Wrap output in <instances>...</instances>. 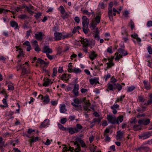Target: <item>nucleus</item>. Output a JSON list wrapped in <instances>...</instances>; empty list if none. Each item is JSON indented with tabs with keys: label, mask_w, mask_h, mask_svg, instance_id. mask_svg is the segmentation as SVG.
<instances>
[{
	"label": "nucleus",
	"mask_w": 152,
	"mask_h": 152,
	"mask_svg": "<svg viewBox=\"0 0 152 152\" xmlns=\"http://www.w3.org/2000/svg\"><path fill=\"white\" fill-rule=\"evenodd\" d=\"M121 47V48L118 49V52L115 53V55L116 56L115 58V60H119L123 56H125L128 54L127 51L123 49L124 48V45Z\"/></svg>",
	"instance_id": "f257e3e1"
},
{
	"label": "nucleus",
	"mask_w": 152,
	"mask_h": 152,
	"mask_svg": "<svg viewBox=\"0 0 152 152\" xmlns=\"http://www.w3.org/2000/svg\"><path fill=\"white\" fill-rule=\"evenodd\" d=\"M31 73L28 62H26L25 64H23L22 74L25 75L29 74Z\"/></svg>",
	"instance_id": "f03ea898"
},
{
	"label": "nucleus",
	"mask_w": 152,
	"mask_h": 152,
	"mask_svg": "<svg viewBox=\"0 0 152 152\" xmlns=\"http://www.w3.org/2000/svg\"><path fill=\"white\" fill-rule=\"evenodd\" d=\"M148 96L149 97V99L148 100L147 102H145L143 105L141 104V107L142 108L143 111L145 110L147 105L152 104V93H149L148 94Z\"/></svg>",
	"instance_id": "7ed1b4c3"
},
{
	"label": "nucleus",
	"mask_w": 152,
	"mask_h": 152,
	"mask_svg": "<svg viewBox=\"0 0 152 152\" xmlns=\"http://www.w3.org/2000/svg\"><path fill=\"white\" fill-rule=\"evenodd\" d=\"M151 136H152V131L142 134L139 136V138L140 139L144 140L148 138Z\"/></svg>",
	"instance_id": "20e7f679"
},
{
	"label": "nucleus",
	"mask_w": 152,
	"mask_h": 152,
	"mask_svg": "<svg viewBox=\"0 0 152 152\" xmlns=\"http://www.w3.org/2000/svg\"><path fill=\"white\" fill-rule=\"evenodd\" d=\"M40 97H41V99L44 104H47L49 102L50 99L48 95H46L43 96L42 95L40 94L38 98H39Z\"/></svg>",
	"instance_id": "39448f33"
},
{
	"label": "nucleus",
	"mask_w": 152,
	"mask_h": 152,
	"mask_svg": "<svg viewBox=\"0 0 152 152\" xmlns=\"http://www.w3.org/2000/svg\"><path fill=\"white\" fill-rule=\"evenodd\" d=\"M107 119L108 122L112 124H116V117L115 115H108Z\"/></svg>",
	"instance_id": "423d86ee"
},
{
	"label": "nucleus",
	"mask_w": 152,
	"mask_h": 152,
	"mask_svg": "<svg viewBox=\"0 0 152 152\" xmlns=\"http://www.w3.org/2000/svg\"><path fill=\"white\" fill-rule=\"evenodd\" d=\"M79 89V85L75 84L74 85L73 89L72 90V93L75 96H77L78 95Z\"/></svg>",
	"instance_id": "0eeeda50"
},
{
	"label": "nucleus",
	"mask_w": 152,
	"mask_h": 152,
	"mask_svg": "<svg viewBox=\"0 0 152 152\" xmlns=\"http://www.w3.org/2000/svg\"><path fill=\"white\" fill-rule=\"evenodd\" d=\"M54 36L55 41H58L62 39V34L61 33L56 32L54 33Z\"/></svg>",
	"instance_id": "6e6552de"
},
{
	"label": "nucleus",
	"mask_w": 152,
	"mask_h": 152,
	"mask_svg": "<svg viewBox=\"0 0 152 152\" xmlns=\"http://www.w3.org/2000/svg\"><path fill=\"white\" fill-rule=\"evenodd\" d=\"M74 102L77 104H75L74 103L72 102L71 104L74 106L75 107L77 110H78L79 109L81 108V105H79L78 104H79L80 102L79 100L77 99H74Z\"/></svg>",
	"instance_id": "1a4fd4ad"
},
{
	"label": "nucleus",
	"mask_w": 152,
	"mask_h": 152,
	"mask_svg": "<svg viewBox=\"0 0 152 152\" xmlns=\"http://www.w3.org/2000/svg\"><path fill=\"white\" fill-rule=\"evenodd\" d=\"M150 121V119H143L139 120L138 121V123L140 125H147L149 124Z\"/></svg>",
	"instance_id": "9d476101"
},
{
	"label": "nucleus",
	"mask_w": 152,
	"mask_h": 152,
	"mask_svg": "<svg viewBox=\"0 0 152 152\" xmlns=\"http://www.w3.org/2000/svg\"><path fill=\"white\" fill-rule=\"evenodd\" d=\"M42 52L47 54L51 53L53 52L52 50L49 48V46L45 45L43 49Z\"/></svg>",
	"instance_id": "9b49d317"
},
{
	"label": "nucleus",
	"mask_w": 152,
	"mask_h": 152,
	"mask_svg": "<svg viewBox=\"0 0 152 152\" xmlns=\"http://www.w3.org/2000/svg\"><path fill=\"white\" fill-rule=\"evenodd\" d=\"M82 20V25L83 27L87 28L89 23L88 19L87 18L86 16H83V17Z\"/></svg>",
	"instance_id": "f8f14e48"
},
{
	"label": "nucleus",
	"mask_w": 152,
	"mask_h": 152,
	"mask_svg": "<svg viewBox=\"0 0 152 152\" xmlns=\"http://www.w3.org/2000/svg\"><path fill=\"white\" fill-rule=\"evenodd\" d=\"M81 42L82 44L83 45V47H87L90 44V42L91 41H88L87 39L82 38L81 39Z\"/></svg>",
	"instance_id": "ddd939ff"
},
{
	"label": "nucleus",
	"mask_w": 152,
	"mask_h": 152,
	"mask_svg": "<svg viewBox=\"0 0 152 152\" xmlns=\"http://www.w3.org/2000/svg\"><path fill=\"white\" fill-rule=\"evenodd\" d=\"M44 36L41 32L38 31L35 34V37L38 40H41L43 39V37Z\"/></svg>",
	"instance_id": "4468645a"
},
{
	"label": "nucleus",
	"mask_w": 152,
	"mask_h": 152,
	"mask_svg": "<svg viewBox=\"0 0 152 152\" xmlns=\"http://www.w3.org/2000/svg\"><path fill=\"white\" fill-rule=\"evenodd\" d=\"M50 124V120L49 119H45L44 121L42 122L40 125V128H45L46 127H48L49 125Z\"/></svg>",
	"instance_id": "2eb2a0df"
},
{
	"label": "nucleus",
	"mask_w": 152,
	"mask_h": 152,
	"mask_svg": "<svg viewBox=\"0 0 152 152\" xmlns=\"http://www.w3.org/2000/svg\"><path fill=\"white\" fill-rule=\"evenodd\" d=\"M143 83L145 88L147 90H150L151 88L150 83L148 81L146 80H144Z\"/></svg>",
	"instance_id": "dca6fc26"
},
{
	"label": "nucleus",
	"mask_w": 152,
	"mask_h": 152,
	"mask_svg": "<svg viewBox=\"0 0 152 152\" xmlns=\"http://www.w3.org/2000/svg\"><path fill=\"white\" fill-rule=\"evenodd\" d=\"M97 56V54L96 53V52L94 51H92L89 53V57L91 60H93Z\"/></svg>",
	"instance_id": "f3484780"
},
{
	"label": "nucleus",
	"mask_w": 152,
	"mask_h": 152,
	"mask_svg": "<svg viewBox=\"0 0 152 152\" xmlns=\"http://www.w3.org/2000/svg\"><path fill=\"white\" fill-rule=\"evenodd\" d=\"M140 151L144 152H151L150 149L148 147L142 146L138 148Z\"/></svg>",
	"instance_id": "a211bd4d"
},
{
	"label": "nucleus",
	"mask_w": 152,
	"mask_h": 152,
	"mask_svg": "<svg viewBox=\"0 0 152 152\" xmlns=\"http://www.w3.org/2000/svg\"><path fill=\"white\" fill-rule=\"evenodd\" d=\"M89 82L91 85L96 84L99 83V78L96 77L91 78L89 79Z\"/></svg>",
	"instance_id": "6ab92c4d"
},
{
	"label": "nucleus",
	"mask_w": 152,
	"mask_h": 152,
	"mask_svg": "<svg viewBox=\"0 0 152 152\" xmlns=\"http://www.w3.org/2000/svg\"><path fill=\"white\" fill-rule=\"evenodd\" d=\"M66 107L64 104H61L60 105V111L61 113H64L67 110L66 108Z\"/></svg>",
	"instance_id": "aec40b11"
},
{
	"label": "nucleus",
	"mask_w": 152,
	"mask_h": 152,
	"mask_svg": "<svg viewBox=\"0 0 152 152\" xmlns=\"http://www.w3.org/2000/svg\"><path fill=\"white\" fill-rule=\"evenodd\" d=\"M53 82L51 81V80L48 78L44 79L43 86L45 87H47L49 85L51 84Z\"/></svg>",
	"instance_id": "412c9836"
},
{
	"label": "nucleus",
	"mask_w": 152,
	"mask_h": 152,
	"mask_svg": "<svg viewBox=\"0 0 152 152\" xmlns=\"http://www.w3.org/2000/svg\"><path fill=\"white\" fill-rule=\"evenodd\" d=\"M124 120V116L123 115H120L116 117V124H119L120 123H121Z\"/></svg>",
	"instance_id": "4be33fe9"
},
{
	"label": "nucleus",
	"mask_w": 152,
	"mask_h": 152,
	"mask_svg": "<svg viewBox=\"0 0 152 152\" xmlns=\"http://www.w3.org/2000/svg\"><path fill=\"white\" fill-rule=\"evenodd\" d=\"M36 62L39 63L41 65H44L45 66H47L49 63V62H45L43 60L40 58H38Z\"/></svg>",
	"instance_id": "5701e85b"
},
{
	"label": "nucleus",
	"mask_w": 152,
	"mask_h": 152,
	"mask_svg": "<svg viewBox=\"0 0 152 152\" xmlns=\"http://www.w3.org/2000/svg\"><path fill=\"white\" fill-rule=\"evenodd\" d=\"M99 31L98 30V28H96V31L94 34V37L97 41H99L100 39V36L99 35Z\"/></svg>",
	"instance_id": "b1692460"
},
{
	"label": "nucleus",
	"mask_w": 152,
	"mask_h": 152,
	"mask_svg": "<svg viewBox=\"0 0 152 152\" xmlns=\"http://www.w3.org/2000/svg\"><path fill=\"white\" fill-rule=\"evenodd\" d=\"M71 78L70 74H64L61 77V79L63 80L67 81Z\"/></svg>",
	"instance_id": "393cba45"
},
{
	"label": "nucleus",
	"mask_w": 152,
	"mask_h": 152,
	"mask_svg": "<svg viewBox=\"0 0 152 152\" xmlns=\"http://www.w3.org/2000/svg\"><path fill=\"white\" fill-rule=\"evenodd\" d=\"M83 128V127L80 124H77L76 125V126L74 127L75 132H76V133L79 132Z\"/></svg>",
	"instance_id": "a878e982"
},
{
	"label": "nucleus",
	"mask_w": 152,
	"mask_h": 152,
	"mask_svg": "<svg viewBox=\"0 0 152 152\" xmlns=\"http://www.w3.org/2000/svg\"><path fill=\"white\" fill-rule=\"evenodd\" d=\"M124 133L120 131H118L117 132L116 139L117 140H119L123 136Z\"/></svg>",
	"instance_id": "bb28decb"
},
{
	"label": "nucleus",
	"mask_w": 152,
	"mask_h": 152,
	"mask_svg": "<svg viewBox=\"0 0 152 152\" xmlns=\"http://www.w3.org/2000/svg\"><path fill=\"white\" fill-rule=\"evenodd\" d=\"M10 24L11 26L15 28V29L18 28V25L16 22L14 21H11L10 22Z\"/></svg>",
	"instance_id": "cd10ccee"
},
{
	"label": "nucleus",
	"mask_w": 152,
	"mask_h": 152,
	"mask_svg": "<svg viewBox=\"0 0 152 152\" xmlns=\"http://www.w3.org/2000/svg\"><path fill=\"white\" fill-rule=\"evenodd\" d=\"M106 6L107 5L103 2L100 1L99 4L98 8L99 9H104Z\"/></svg>",
	"instance_id": "c85d7f7f"
},
{
	"label": "nucleus",
	"mask_w": 152,
	"mask_h": 152,
	"mask_svg": "<svg viewBox=\"0 0 152 152\" xmlns=\"http://www.w3.org/2000/svg\"><path fill=\"white\" fill-rule=\"evenodd\" d=\"M19 51V54L17 56L18 58H20L21 57H23L24 56V54L23 53V51L22 49L21 48H19V50H17L16 51Z\"/></svg>",
	"instance_id": "c756f323"
},
{
	"label": "nucleus",
	"mask_w": 152,
	"mask_h": 152,
	"mask_svg": "<svg viewBox=\"0 0 152 152\" xmlns=\"http://www.w3.org/2000/svg\"><path fill=\"white\" fill-rule=\"evenodd\" d=\"M108 88L109 90L111 91H113L115 89V84L113 83L109 84H108Z\"/></svg>",
	"instance_id": "7c9ffc66"
},
{
	"label": "nucleus",
	"mask_w": 152,
	"mask_h": 152,
	"mask_svg": "<svg viewBox=\"0 0 152 152\" xmlns=\"http://www.w3.org/2000/svg\"><path fill=\"white\" fill-rule=\"evenodd\" d=\"M121 34L122 35H125L126 36L128 35L127 31L126 28L125 27H122L121 28Z\"/></svg>",
	"instance_id": "2f4dec72"
},
{
	"label": "nucleus",
	"mask_w": 152,
	"mask_h": 152,
	"mask_svg": "<svg viewBox=\"0 0 152 152\" xmlns=\"http://www.w3.org/2000/svg\"><path fill=\"white\" fill-rule=\"evenodd\" d=\"M68 131L69 133L71 134H74V133H76V132H75V129L74 127H69L66 129Z\"/></svg>",
	"instance_id": "473e14b6"
},
{
	"label": "nucleus",
	"mask_w": 152,
	"mask_h": 152,
	"mask_svg": "<svg viewBox=\"0 0 152 152\" xmlns=\"http://www.w3.org/2000/svg\"><path fill=\"white\" fill-rule=\"evenodd\" d=\"M107 69H109L111 67L113 66L114 64L113 62V61L111 60H110L109 62L107 63Z\"/></svg>",
	"instance_id": "72a5a7b5"
},
{
	"label": "nucleus",
	"mask_w": 152,
	"mask_h": 152,
	"mask_svg": "<svg viewBox=\"0 0 152 152\" xmlns=\"http://www.w3.org/2000/svg\"><path fill=\"white\" fill-rule=\"evenodd\" d=\"M39 137H36L35 138L32 137L30 141V146H31L32 143L34 142H36L39 140Z\"/></svg>",
	"instance_id": "f704fd0d"
},
{
	"label": "nucleus",
	"mask_w": 152,
	"mask_h": 152,
	"mask_svg": "<svg viewBox=\"0 0 152 152\" xmlns=\"http://www.w3.org/2000/svg\"><path fill=\"white\" fill-rule=\"evenodd\" d=\"M77 141L80 144L81 146L83 148H84L86 146V145L83 141L80 139H78Z\"/></svg>",
	"instance_id": "c9c22d12"
},
{
	"label": "nucleus",
	"mask_w": 152,
	"mask_h": 152,
	"mask_svg": "<svg viewBox=\"0 0 152 152\" xmlns=\"http://www.w3.org/2000/svg\"><path fill=\"white\" fill-rule=\"evenodd\" d=\"M97 24L95 22V21H93L91 24V26L90 28L91 29V30L94 29L97 25Z\"/></svg>",
	"instance_id": "e433bc0d"
},
{
	"label": "nucleus",
	"mask_w": 152,
	"mask_h": 152,
	"mask_svg": "<svg viewBox=\"0 0 152 152\" xmlns=\"http://www.w3.org/2000/svg\"><path fill=\"white\" fill-rule=\"evenodd\" d=\"M101 17L99 15H97L95 18V22L97 24H99L100 21Z\"/></svg>",
	"instance_id": "4c0bfd02"
},
{
	"label": "nucleus",
	"mask_w": 152,
	"mask_h": 152,
	"mask_svg": "<svg viewBox=\"0 0 152 152\" xmlns=\"http://www.w3.org/2000/svg\"><path fill=\"white\" fill-rule=\"evenodd\" d=\"M133 129L135 131H137L140 129V126L139 125H135L133 126Z\"/></svg>",
	"instance_id": "58836bf2"
},
{
	"label": "nucleus",
	"mask_w": 152,
	"mask_h": 152,
	"mask_svg": "<svg viewBox=\"0 0 152 152\" xmlns=\"http://www.w3.org/2000/svg\"><path fill=\"white\" fill-rule=\"evenodd\" d=\"M72 35V34L71 33L67 34H66L63 35L62 37V39H64L65 38H68L71 37Z\"/></svg>",
	"instance_id": "ea45409f"
},
{
	"label": "nucleus",
	"mask_w": 152,
	"mask_h": 152,
	"mask_svg": "<svg viewBox=\"0 0 152 152\" xmlns=\"http://www.w3.org/2000/svg\"><path fill=\"white\" fill-rule=\"evenodd\" d=\"M138 98H139V102H142V103L141 104V105L142 104L143 105L145 103H143L145 101V99L142 96H138Z\"/></svg>",
	"instance_id": "a19ab883"
},
{
	"label": "nucleus",
	"mask_w": 152,
	"mask_h": 152,
	"mask_svg": "<svg viewBox=\"0 0 152 152\" xmlns=\"http://www.w3.org/2000/svg\"><path fill=\"white\" fill-rule=\"evenodd\" d=\"M59 9L60 10L61 14H64L65 12V10L63 6H61L59 7Z\"/></svg>",
	"instance_id": "79ce46f5"
},
{
	"label": "nucleus",
	"mask_w": 152,
	"mask_h": 152,
	"mask_svg": "<svg viewBox=\"0 0 152 152\" xmlns=\"http://www.w3.org/2000/svg\"><path fill=\"white\" fill-rule=\"evenodd\" d=\"M73 72H75V73H80L81 72V70L79 68H75L73 69Z\"/></svg>",
	"instance_id": "37998d69"
},
{
	"label": "nucleus",
	"mask_w": 152,
	"mask_h": 152,
	"mask_svg": "<svg viewBox=\"0 0 152 152\" xmlns=\"http://www.w3.org/2000/svg\"><path fill=\"white\" fill-rule=\"evenodd\" d=\"M18 17L19 18L21 19H25V18H28L27 16L25 14H22L19 16Z\"/></svg>",
	"instance_id": "c03bdc74"
},
{
	"label": "nucleus",
	"mask_w": 152,
	"mask_h": 152,
	"mask_svg": "<svg viewBox=\"0 0 152 152\" xmlns=\"http://www.w3.org/2000/svg\"><path fill=\"white\" fill-rule=\"evenodd\" d=\"M135 88V87L134 86L129 87L128 88V89L127 91L128 92H131L134 90Z\"/></svg>",
	"instance_id": "a18cd8bd"
},
{
	"label": "nucleus",
	"mask_w": 152,
	"mask_h": 152,
	"mask_svg": "<svg viewBox=\"0 0 152 152\" xmlns=\"http://www.w3.org/2000/svg\"><path fill=\"white\" fill-rule=\"evenodd\" d=\"M122 88L121 86L119 84H115V89H117L119 91H121Z\"/></svg>",
	"instance_id": "49530a36"
},
{
	"label": "nucleus",
	"mask_w": 152,
	"mask_h": 152,
	"mask_svg": "<svg viewBox=\"0 0 152 152\" xmlns=\"http://www.w3.org/2000/svg\"><path fill=\"white\" fill-rule=\"evenodd\" d=\"M57 68H53V74L52 75L53 77L54 76H55L56 75V74L57 72Z\"/></svg>",
	"instance_id": "de8ad7c7"
},
{
	"label": "nucleus",
	"mask_w": 152,
	"mask_h": 152,
	"mask_svg": "<svg viewBox=\"0 0 152 152\" xmlns=\"http://www.w3.org/2000/svg\"><path fill=\"white\" fill-rule=\"evenodd\" d=\"M9 11H10L9 10H5L4 9L0 8V14H1L2 12L6 13Z\"/></svg>",
	"instance_id": "09e8293b"
},
{
	"label": "nucleus",
	"mask_w": 152,
	"mask_h": 152,
	"mask_svg": "<svg viewBox=\"0 0 152 152\" xmlns=\"http://www.w3.org/2000/svg\"><path fill=\"white\" fill-rule=\"evenodd\" d=\"M125 97V95H123L121 96H120V97H119L117 99L115 102L116 103L117 102H119V101H122L123 100L124 98Z\"/></svg>",
	"instance_id": "8fccbe9b"
},
{
	"label": "nucleus",
	"mask_w": 152,
	"mask_h": 152,
	"mask_svg": "<svg viewBox=\"0 0 152 152\" xmlns=\"http://www.w3.org/2000/svg\"><path fill=\"white\" fill-rule=\"evenodd\" d=\"M3 141L2 137H0V148H2L4 145V143Z\"/></svg>",
	"instance_id": "3c124183"
},
{
	"label": "nucleus",
	"mask_w": 152,
	"mask_h": 152,
	"mask_svg": "<svg viewBox=\"0 0 152 152\" xmlns=\"http://www.w3.org/2000/svg\"><path fill=\"white\" fill-rule=\"evenodd\" d=\"M83 14L88 15L89 16L92 14L91 12H88L87 10H84L83 11Z\"/></svg>",
	"instance_id": "603ef678"
},
{
	"label": "nucleus",
	"mask_w": 152,
	"mask_h": 152,
	"mask_svg": "<svg viewBox=\"0 0 152 152\" xmlns=\"http://www.w3.org/2000/svg\"><path fill=\"white\" fill-rule=\"evenodd\" d=\"M119 106L118 104H114L113 106L111 107V108L112 109H119Z\"/></svg>",
	"instance_id": "864d4df0"
},
{
	"label": "nucleus",
	"mask_w": 152,
	"mask_h": 152,
	"mask_svg": "<svg viewBox=\"0 0 152 152\" xmlns=\"http://www.w3.org/2000/svg\"><path fill=\"white\" fill-rule=\"evenodd\" d=\"M111 77V75L110 74L108 73L106 75H105L103 78L105 80V81H106L107 80L110 78Z\"/></svg>",
	"instance_id": "5fc2aeb1"
},
{
	"label": "nucleus",
	"mask_w": 152,
	"mask_h": 152,
	"mask_svg": "<svg viewBox=\"0 0 152 152\" xmlns=\"http://www.w3.org/2000/svg\"><path fill=\"white\" fill-rule=\"evenodd\" d=\"M8 90H10L11 91H12L14 90V87L13 86V85L12 84H9L8 85Z\"/></svg>",
	"instance_id": "6e6d98bb"
},
{
	"label": "nucleus",
	"mask_w": 152,
	"mask_h": 152,
	"mask_svg": "<svg viewBox=\"0 0 152 152\" xmlns=\"http://www.w3.org/2000/svg\"><path fill=\"white\" fill-rule=\"evenodd\" d=\"M58 126L59 129L63 131H66V128H65L63 126L61 125V124H58Z\"/></svg>",
	"instance_id": "4d7b16f0"
},
{
	"label": "nucleus",
	"mask_w": 152,
	"mask_h": 152,
	"mask_svg": "<svg viewBox=\"0 0 152 152\" xmlns=\"http://www.w3.org/2000/svg\"><path fill=\"white\" fill-rule=\"evenodd\" d=\"M23 7H26V10H27L28 12H31L32 13H34V11H31L30 9L28 7L26 6L25 5H23Z\"/></svg>",
	"instance_id": "13d9d810"
},
{
	"label": "nucleus",
	"mask_w": 152,
	"mask_h": 152,
	"mask_svg": "<svg viewBox=\"0 0 152 152\" xmlns=\"http://www.w3.org/2000/svg\"><path fill=\"white\" fill-rule=\"evenodd\" d=\"M34 49L35 51L37 52H39L41 50L40 48L39 47L38 45H37L35 47H34Z\"/></svg>",
	"instance_id": "bf43d9fd"
},
{
	"label": "nucleus",
	"mask_w": 152,
	"mask_h": 152,
	"mask_svg": "<svg viewBox=\"0 0 152 152\" xmlns=\"http://www.w3.org/2000/svg\"><path fill=\"white\" fill-rule=\"evenodd\" d=\"M69 16V15L68 14L65 13L64 15H62L61 17L63 19H65L66 18H68Z\"/></svg>",
	"instance_id": "052dcab7"
},
{
	"label": "nucleus",
	"mask_w": 152,
	"mask_h": 152,
	"mask_svg": "<svg viewBox=\"0 0 152 152\" xmlns=\"http://www.w3.org/2000/svg\"><path fill=\"white\" fill-rule=\"evenodd\" d=\"M67 120L66 118H63L61 119V123L62 124H64L66 122Z\"/></svg>",
	"instance_id": "680f3d73"
},
{
	"label": "nucleus",
	"mask_w": 152,
	"mask_h": 152,
	"mask_svg": "<svg viewBox=\"0 0 152 152\" xmlns=\"http://www.w3.org/2000/svg\"><path fill=\"white\" fill-rule=\"evenodd\" d=\"M130 25L131 26V29L132 30H133V29L134 28V23H133V22L132 21V20H130Z\"/></svg>",
	"instance_id": "e2e57ef3"
},
{
	"label": "nucleus",
	"mask_w": 152,
	"mask_h": 152,
	"mask_svg": "<svg viewBox=\"0 0 152 152\" xmlns=\"http://www.w3.org/2000/svg\"><path fill=\"white\" fill-rule=\"evenodd\" d=\"M28 134H31L32 133L33 134H34V133H33V132H35V130L34 129H29L28 130Z\"/></svg>",
	"instance_id": "0e129e2a"
},
{
	"label": "nucleus",
	"mask_w": 152,
	"mask_h": 152,
	"mask_svg": "<svg viewBox=\"0 0 152 152\" xmlns=\"http://www.w3.org/2000/svg\"><path fill=\"white\" fill-rule=\"evenodd\" d=\"M147 26L148 27L152 26V21L151 20L148 21L147 23Z\"/></svg>",
	"instance_id": "69168bd1"
},
{
	"label": "nucleus",
	"mask_w": 152,
	"mask_h": 152,
	"mask_svg": "<svg viewBox=\"0 0 152 152\" xmlns=\"http://www.w3.org/2000/svg\"><path fill=\"white\" fill-rule=\"evenodd\" d=\"M75 115L70 116L69 117V119H70L71 121H72L75 119Z\"/></svg>",
	"instance_id": "338daca9"
},
{
	"label": "nucleus",
	"mask_w": 152,
	"mask_h": 152,
	"mask_svg": "<svg viewBox=\"0 0 152 152\" xmlns=\"http://www.w3.org/2000/svg\"><path fill=\"white\" fill-rule=\"evenodd\" d=\"M148 51L149 54H152V49L151 46H148Z\"/></svg>",
	"instance_id": "774afa93"
}]
</instances>
